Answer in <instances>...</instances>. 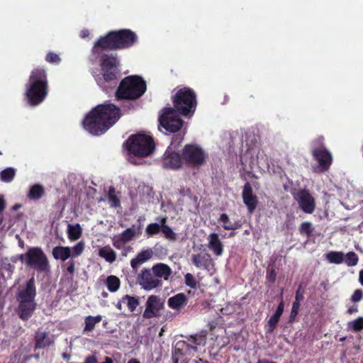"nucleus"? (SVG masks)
I'll list each match as a JSON object with an SVG mask.
<instances>
[{
    "label": "nucleus",
    "instance_id": "nucleus-1",
    "mask_svg": "<svg viewBox=\"0 0 363 363\" xmlns=\"http://www.w3.org/2000/svg\"><path fill=\"white\" fill-rule=\"evenodd\" d=\"M220 147L224 156L250 159L259 157V137L250 130H240L225 134Z\"/></svg>",
    "mask_w": 363,
    "mask_h": 363
},
{
    "label": "nucleus",
    "instance_id": "nucleus-2",
    "mask_svg": "<svg viewBox=\"0 0 363 363\" xmlns=\"http://www.w3.org/2000/svg\"><path fill=\"white\" fill-rule=\"evenodd\" d=\"M120 110L113 104H101L92 109L83 121L84 128L91 135H100L120 118Z\"/></svg>",
    "mask_w": 363,
    "mask_h": 363
},
{
    "label": "nucleus",
    "instance_id": "nucleus-3",
    "mask_svg": "<svg viewBox=\"0 0 363 363\" xmlns=\"http://www.w3.org/2000/svg\"><path fill=\"white\" fill-rule=\"evenodd\" d=\"M25 94L30 106L42 103L48 95V79L45 70L37 68L33 69L26 85Z\"/></svg>",
    "mask_w": 363,
    "mask_h": 363
},
{
    "label": "nucleus",
    "instance_id": "nucleus-4",
    "mask_svg": "<svg viewBox=\"0 0 363 363\" xmlns=\"http://www.w3.org/2000/svg\"><path fill=\"white\" fill-rule=\"evenodd\" d=\"M35 296V279L32 277L26 282L25 289L19 291L16 294L18 304L16 312L23 321H26L32 317L36 308Z\"/></svg>",
    "mask_w": 363,
    "mask_h": 363
},
{
    "label": "nucleus",
    "instance_id": "nucleus-5",
    "mask_svg": "<svg viewBox=\"0 0 363 363\" xmlns=\"http://www.w3.org/2000/svg\"><path fill=\"white\" fill-rule=\"evenodd\" d=\"M123 147L130 155L146 157L154 152L155 143L150 135L138 133L131 135L124 143Z\"/></svg>",
    "mask_w": 363,
    "mask_h": 363
},
{
    "label": "nucleus",
    "instance_id": "nucleus-6",
    "mask_svg": "<svg viewBox=\"0 0 363 363\" xmlns=\"http://www.w3.org/2000/svg\"><path fill=\"white\" fill-rule=\"evenodd\" d=\"M147 89L145 80L136 75L125 77L120 83L116 92L117 99H137L142 96Z\"/></svg>",
    "mask_w": 363,
    "mask_h": 363
},
{
    "label": "nucleus",
    "instance_id": "nucleus-7",
    "mask_svg": "<svg viewBox=\"0 0 363 363\" xmlns=\"http://www.w3.org/2000/svg\"><path fill=\"white\" fill-rule=\"evenodd\" d=\"M181 140L179 138L173 140L165 152L164 159H204L208 155L199 145H187L182 150L181 155Z\"/></svg>",
    "mask_w": 363,
    "mask_h": 363
},
{
    "label": "nucleus",
    "instance_id": "nucleus-8",
    "mask_svg": "<svg viewBox=\"0 0 363 363\" xmlns=\"http://www.w3.org/2000/svg\"><path fill=\"white\" fill-rule=\"evenodd\" d=\"M18 259L38 273H44L50 271L48 259L40 247H30L25 254L20 255Z\"/></svg>",
    "mask_w": 363,
    "mask_h": 363
},
{
    "label": "nucleus",
    "instance_id": "nucleus-9",
    "mask_svg": "<svg viewBox=\"0 0 363 363\" xmlns=\"http://www.w3.org/2000/svg\"><path fill=\"white\" fill-rule=\"evenodd\" d=\"M174 105L182 115L187 116L194 113L196 106L195 93L189 88L184 87L179 89L174 96Z\"/></svg>",
    "mask_w": 363,
    "mask_h": 363
},
{
    "label": "nucleus",
    "instance_id": "nucleus-10",
    "mask_svg": "<svg viewBox=\"0 0 363 363\" xmlns=\"http://www.w3.org/2000/svg\"><path fill=\"white\" fill-rule=\"evenodd\" d=\"M119 61L113 55H104L101 57V75L105 82H115L120 74Z\"/></svg>",
    "mask_w": 363,
    "mask_h": 363
},
{
    "label": "nucleus",
    "instance_id": "nucleus-11",
    "mask_svg": "<svg viewBox=\"0 0 363 363\" xmlns=\"http://www.w3.org/2000/svg\"><path fill=\"white\" fill-rule=\"evenodd\" d=\"M159 121L166 130L175 133L182 126V121L179 118L176 111L171 107L165 108L159 118Z\"/></svg>",
    "mask_w": 363,
    "mask_h": 363
},
{
    "label": "nucleus",
    "instance_id": "nucleus-12",
    "mask_svg": "<svg viewBox=\"0 0 363 363\" xmlns=\"http://www.w3.org/2000/svg\"><path fill=\"white\" fill-rule=\"evenodd\" d=\"M164 299L157 295H150L145 303V309L143 313L145 319L159 318L164 308Z\"/></svg>",
    "mask_w": 363,
    "mask_h": 363
},
{
    "label": "nucleus",
    "instance_id": "nucleus-13",
    "mask_svg": "<svg viewBox=\"0 0 363 363\" xmlns=\"http://www.w3.org/2000/svg\"><path fill=\"white\" fill-rule=\"evenodd\" d=\"M137 281L146 291L162 286V280L155 277L151 269H143L137 277Z\"/></svg>",
    "mask_w": 363,
    "mask_h": 363
},
{
    "label": "nucleus",
    "instance_id": "nucleus-14",
    "mask_svg": "<svg viewBox=\"0 0 363 363\" xmlns=\"http://www.w3.org/2000/svg\"><path fill=\"white\" fill-rule=\"evenodd\" d=\"M300 209L308 214H311L315 208V202L313 196L308 189H303L298 191L296 196Z\"/></svg>",
    "mask_w": 363,
    "mask_h": 363
},
{
    "label": "nucleus",
    "instance_id": "nucleus-15",
    "mask_svg": "<svg viewBox=\"0 0 363 363\" xmlns=\"http://www.w3.org/2000/svg\"><path fill=\"white\" fill-rule=\"evenodd\" d=\"M117 49H124L133 46L137 36L135 33L128 29L113 31Z\"/></svg>",
    "mask_w": 363,
    "mask_h": 363
},
{
    "label": "nucleus",
    "instance_id": "nucleus-16",
    "mask_svg": "<svg viewBox=\"0 0 363 363\" xmlns=\"http://www.w3.org/2000/svg\"><path fill=\"white\" fill-rule=\"evenodd\" d=\"M106 49H117L113 31L101 37L95 43L92 51L94 55H100L101 51Z\"/></svg>",
    "mask_w": 363,
    "mask_h": 363
},
{
    "label": "nucleus",
    "instance_id": "nucleus-17",
    "mask_svg": "<svg viewBox=\"0 0 363 363\" xmlns=\"http://www.w3.org/2000/svg\"><path fill=\"white\" fill-rule=\"evenodd\" d=\"M242 199L249 212L250 213H253L257 206V198L253 194L252 188L248 182L244 185L242 190Z\"/></svg>",
    "mask_w": 363,
    "mask_h": 363
},
{
    "label": "nucleus",
    "instance_id": "nucleus-18",
    "mask_svg": "<svg viewBox=\"0 0 363 363\" xmlns=\"http://www.w3.org/2000/svg\"><path fill=\"white\" fill-rule=\"evenodd\" d=\"M35 347L43 349L54 343V337L49 332L38 330L35 335Z\"/></svg>",
    "mask_w": 363,
    "mask_h": 363
},
{
    "label": "nucleus",
    "instance_id": "nucleus-19",
    "mask_svg": "<svg viewBox=\"0 0 363 363\" xmlns=\"http://www.w3.org/2000/svg\"><path fill=\"white\" fill-rule=\"evenodd\" d=\"M152 271L155 277L160 279L163 278L167 280L169 277L172 274V270L170 267L164 263H157L152 266Z\"/></svg>",
    "mask_w": 363,
    "mask_h": 363
},
{
    "label": "nucleus",
    "instance_id": "nucleus-20",
    "mask_svg": "<svg viewBox=\"0 0 363 363\" xmlns=\"http://www.w3.org/2000/svg\"><path fill=\"white\" fill-rule=\"evenodd\" d=\"M192 263L198 268H204L208 269L211 264L212 259L211 255L208 253L206 254H196L191 257Z\"/></svg>",
    "mask_w": 363,
    "mask_h": 363
},
{
    "label": "nucleus",
    "instance_id": "nucleus-21",
    "mask_svg": "<svg viewBox=\"0 0 363 363\" xmlns=\"http://www.w3.org/2000/svg\"><path fill=\"white\" fill-rule=\"evenodd\" d=\"M208 247L216 256H220L223 252V245L216 233H211L208 236Z\"/></svg>",
    "mask_w": 363,
    "mask_h": 363
},
{
    "label": "nucleus",
    "instance_id": "nucleus-22",
    "mask_svg": "<svg viewBox=\"0 0 363 363\" xmlns=\"http://www.w3.org/2000/svg\"><path fill=\"white\" fill-rule=\"evenodd\" d=\"M152 257V251L150 249L141 251L130 261L131 267L136 269L141 264L149 260Z\"/></svg>",
    "mask_w": 363,
    "mask_h": 363
},
{
    "label": "nucleus",
    "instance_id": "nucleus-23",
    "mask_svg": "<svg viewBox=\"0 0 363 363\" xmlns=\"http://www.w3.org/2000/svg\"><path fill=\"white\" fill-rule=\"evenodd\" d=\"M188 300L183 293H179L168 299V306L172 309L179 310L187 304Z\"/></svg>",
    "mask_w": 363,
    "mask_h": 363
},
{
    "label": "nucleus",
    "instance_id": "nucleus-24",
    "mask_svg": "<svg viewBox=\"0 0 363 363\" xmlns=\"http://www.w3.org/2000/svg\"><path fill=\"white\" fill-rule=\"evenodd\" d=\"M52 254L55 259L65 261L71 257L72 251L69 247L57 246L52 249Z\"/></svg>",
    "mask_w": 363,
    "mask_h": 363
},
{
    "label": "nucleus",
    "instance_id": "nucleus-25",
    "mask_svg": "<svg viewBox=\"0 0 363 363\" xmlns=\"http://www.w3.org/2000/svg\"><path fill=\"white\" fill-rule=\"evenodd\" d=\"M45 194V188L43 185L35 184L30 186L27 197L30 200L37 201L41 199Z\"/></svg>",
    "mask_w": 363,
    "mask_h": 363
},
{
    "label": "nucleus",
    "instance_id": "nucleus-26",
    "mask_svg": "<svg viewBox=\"0 0 363 363\" xmlns=\"http://www.w3.org/2000/svg\"><path fill=\"white\" fill-rule=\"evenodd\" d=\"M157 220H160V223H162L161 232L164 234V237L172 241H174L177 240V235L173 231V230L167 225V217H161L157 218Z\"/></svg>",
    "mask_w": 363,
    "mask_h": 363
},
{
    "label": "nucleus",
    "instance_id": "nucleus-27",
    "mask_svg": "<svg viewBox=\"0 0 363 363\" xmlns=\"http://www.w3.org/2000/svg\"><path fill=\"white\" fill-rule=\"evenodd\" d=\"M102 320V316L98 315L96 316L88 315L84 319V333L94 330L96 324L99 323Z\"/></svg>",
    "mask_w": 363,
    "mask_h": 363
},
{
    "label": "nucleus",
    "instance_id": "nucleus-28",
    "mask_svg": "<svg viewBox=\"0 0 363 363\" xmlns=\"http://www.w3.org/2000/svg\"><path fill=\"white\" fill-rule=\"evenodd\" d=\"M99 255L109 263H113L116 259V253L109 245L101 247L99 250Z\"/></svg>",
    "mask_w": 363,
    "mask_h": 363
},
{
    "label": "nucleus",
    "instance_id": "nucleus-29",
    "mask_svg": "<svg viewBox=\"0 0 363 363\" xmlns=\"http://www.w3.org/2000/svg\"><path fill=\"white\" fill-rule=\"evenodd\" d=\"M344 253L341 251H330L325 254V259L332 264H340L344 262Z\"/></svg>",
    "mask_w": 363,
    "mask_h": 363
},
{
    "label": "nucleus",
    "instance_id": "nucleus-30",
    "mask_svg": "<svg viewBox=\"0 0 363 363\" xmlns=\"http://www.w3.org/2000/svg\"><path fill=\"white\" fill-rule=\"evenodd\" d=\"M82 229L79 223L69 224L67 226V235L70 240H77L82 236Z\"/></svg>",
    "mask_w": 363,
    "mask_h": 363
},
{
    "label": "nucleus",
    "instance_id": "nucleus-31",
    "mask_svg": "<svg viewBox=\"0 0 363 363\" xmlns=\"http://www.w3.org/2000/svg\"><path fill=\"white\" fill-rule=\"evenodd\" d=\"M106 286L110 292H116L121 286L119 278L114 275L108 276L106 279Z\"/></svg>",
    "mask_w": 363,
    "mask_h": 363
},
{
    "label": "nucleus",
    "instance_id": "nucleus-32",
    "mask_svg": "<svg viewBox=\"0 0 363 363\" xmlns=\"http://www.w3.org/2000/svg\"><path fill=\"white\" fill-rule=\"evenodd\" d=\"M219 221L223 223V228L225 230H236L240 227V224L238 223H232L226 213H222L220 215Z\"/></svg>",
    "mask_w": 363,
    "mask_h": 363
},
{
    "label": "nucleus",
    "instance_id": "nucleus-33",
    "mask_svg": "<svg viewBox=\"0 0 363 363\" xmlns=\"http://www.w3.org/2000/svg\"><path fill=\"white\" fill-rule=\"evenodd\" d=\"M107 197L111 207L118 208L121 206V201L116 194V189L113 186H111L109 187Z\"/></svg>",
    "mask_w": 363,
    "mask_h": 363
},
{
    "label": "nucleus",
    "instance_id": "nucleus-34",
    "mask_svg": "<svg viewBox=\"0 0 363 363\" xmlns=\"http://www.w3.org/2000/svg\"><path fill=\"white\" fill-rule=\"evenodd\" d=\"M332 160H318L317 164L313 165V172L315 173H323L327 171L330 165Z\"/></svg>",
    "mask_w": 363,
    "mask_h": 363
},
{
    "label": "nucleus",
    "instance_id": "nucleus-35",
    "mask_svg": "<svg viewBox=\"0 0 363 363\" xmlns=\"http://www.w3.org/2000/svg\"><path fill=\"white\" fill-rule=\"evenodd\" d=\"M135 235L136 229L135 228V225H132V227L128 228L122 232L118 236L121 238L122 242L126 243L131 241Z\"/></svg>",
    "mask_w": 363,
    "mask_h": 363
},
{
    "label": "nucleus",
    "instance_id": "nucleus-36",
    "mask_svg": "<svg viewBox=\"0 0 363 363\" xmlns=\"http://www.w3.org/2000/svg\"><path fill=\"white\" fill-rule=\"evenodd\" d=\"M123 301H127V306L131 313L135 311L140 303L138 298L135 296H131L128 294L123 296Z\"/></svg>",
    "mask_w": 363,
    "mask_h": 363
},
{
    "label": "nucleus",
    "instance_id": "nucleus-37",
    "mask_svg": "<svg viewBox=\"0 0 363 363\" xmlns=\"http://www.w3.org/2000/svg\"><path fill=\"white\" fill-rule=\"evenodd\" d=\"M162 223H152L147 225L145 233L147 238L153 237L161 232Z\"/></svg>",
    "mask_w": 363,
    "mask_h": 363
},
{
    "label": "nucleus",
    "instance_id": "nucleus-38",
    "mask_svg": "<svg viewBox=\"0 0 363 363\" xmlns=\"http://www.w3.org/2000/svg\"><path fill=\"white\" fill-rule=\"evenodd\" d=\"M313 155L316 159H332L333 157L331 153L324 147L314 150Z\"/></svg>",
    "mask_w": 363,
    "mask_h": 363
},
{
    "label": "nucleus",
    "instance_id": "nucleus-39",
    "mask_svg": "<svg viewBox=\"0 0 363 363\" xmlns=\"http://www.w3.org/2000/svg\"><path fill=\"white\" fill-rule=\"evenodd\" d=\"M345 263L348 267L356 266L359 262L358 255L354 252H349L344 256Z\"/></svg>",
    "mask_w": 363,
    "mask_h": 363
},
{
    "label": "nucleus",
    "instance_id": "nucleus-40",
    "mask_svg": "<svg viewBox=\"0 0 363 363\" xmlns=\"http://www.w3.org/2000/svg\"><path fill=\"white\" fill-rule=\"evenodd\" d=\"M15 176V169L8 167L0 172V179L5 182H11Z\"/></svg>",
    "mask_w": 363,
    "mask_h": 363
},
{
    "label": "nucleus",
    "instance_id": "nucleus-41",
    "mask_svg": "<svg viewBox=\"0 0 363 363\" xmlns=\"http://www.w3.org/2000/svg\"><path fill=\"white\" fill-rule=\"evenodd\" d=\"M183 160H165L162 163V167L164 169L177 170L182 167L183 164Z\"/></svg>",
    "mask_w": 363,
    "mask_h": 363
},
{
    "label": "nucleus",
    "instance_id": "nucleus-42",
    "mask_svg": "<svg viewBox=\"0 0 363 363\" xmlns=\"http://www.w3.org/2000/svg\"><path fill=\"white\" fill-rule=\"evenodd\" d=\"M280 318L274 315V314L269 318L267 321V324L266 325V330L267 333H272L276 329Z\"/></svg>",
    "mask_w": 363,
    "mask_h": 363
},
{
    "label": "nucleus",
    "instance_id": "nucleus-43",
    "mask_svg": "<svg viewBox=\"0 0 363 363\" xmlns=\"http://www.w3.org/2000/svg\"><path fill=\"white\" fill-rule=\"evenodd\" d=\"M313 230L312 224L310 222H303L299 227L300 233L308 237L311 236Z\"/></svg>",
    "mask_w": 363,
    "mask_h": 363
},
{
    "label": "nucleus",
    "instance_id": "nucleus-44",
    "mask_svg": "<svg viewBox=\"0 0 363 363\" xmlns=\"http://www.w3.org/2000/svg\"><path fill=\"white\" fill-rule=\"evenodd\" d=\"M348 327L354 332L361 331L363 330V317H359L354 320L350 322Z\"/></svg>",
    "mask_w": 363,
    "mask_h": 363
},
{
    "label": "nucleus",
    "instance_id": "nucleus-45",
    "mask_svg": "<svg viewBox=\"0 0 363 363\" xmlns=\"http://www.w3.org/2000/svg\"><path fill=\"white\" fill-rule=\"evenodd\" d=\"M301 304L298 301H294L292 304V308L291 311V313L289 318V322L293 323L295 321L297 315L298 314V311L300 309Z\"/></svg>",
    "mask_w": 363,
    "mask_h": 363
},
{
    "label": "nucleus",
    "instance_id": "nucleus-46",
    "mask_svg": "<svg viewBox=\"0 0 363 363\" xmlns=\"http://www.w3.org/2000/svg\"><path fill=\"white\" fill-rule=\"evenodd\" d=\"M84 249V243L81 241L76 244L72 248V255L71 256L75 257L80 255Z\"/></svg>",
    "mask_w": 363,
    "mask_h": 363
},
{
    "label": "nucleus",
    "instance_id": "nucleus-47",
    "mask_svg": "<svg viewBox=\"0 0 363 363\" xmlns=\"http://www.w3.org/2000/svg\"><path fill=\"white\" fill-rule=\"evenodd\" d=\"M184 280H185V284L188 286H189L192 289L196 288V281L194 277L191 274L187 273L186 274H185Z\"/></svg>",
    "mask_w": 363,
    "mask_h": 363
},
{
    "label": "nucleus",
    "instance_id": "nucleus-48",
    "mask_svg": "<svg viewBox=\"0 0 363 363\" xmlns=\"http://www.w3.org/2000/svg\"><path fill=\"white\" fill-rule=\"evenodd\" d=\"M45 60L48 62L52 64H59L61 60L57 54L51 52L48 53Z\"/></svg>",
    "mask_w": 363,
    "mask_h": 363
},
{
    "label": "nucleus",
    "instance_id": "nucleus-49",
    "mask_svg": "<svg viewBox=\"0 0 363 363\" xmlns=\"http://www.w3.org/2000/svg\"><path fill=\"white\" fill-rule=\"evenodd\" d=\"M363 291L362 289H356L351 296V301L354 303L359 302L362 300Z\"/></svg>",
    "mask_w": 363,
    "mask_h": 363
},
{
    "label": "nucleus",
    "instance_id": "nucleus-50",
    "mask_svg": "<svg viewBox=\"0 0 363 363\" xmlns=\"http://www.w3.org/2000/svg\"><path fill=\"white\" fill-rule=\"evenodd\" d=\"M284 310V302L283 297L281 296V301H280L274 315H276L277 317H278L279 318H280L281 315L283 314Z\"/></svg>",
    "mask_w": 363,
    "mask_h": 363
},
{
    "label": "nucleus",
    "instance_id": "nucleus-51",
    "mask_svg": "<svg viewBox=\"0 0 363 363\" xmlns=\"http://www.w3.org/2000/svg\"><path fill=\"white\" fill-rule=\"evenodd\" d=\"M266 277L269 282L274 283L277 277V273L275 269L274 268L268 269Z\"/></svg>",
    "mask_w": 363,
    "mask_h": 363
},
{
    "label": "nucleus",
    "instance_id": "nucleus-52",
    "mask_svg": "<svg viewBox=\"0 0 363 363\" xmlns=\"http://www.w3.org/2000/svg\"><path fill=\"white\" fill-rule=\"evenodd\" d=\"M188 167L199 168L203 165L206 160H184Z\"/></svg>",
    "mask_w": 363,
    "mask_h": 363
},
{
    "label": "nucleus",
    "instance_id": "nucleus-53",
    "mask_svg": "<svg viewBox=\"0 0 363 363\" xmlns=\"http://www.w3.org/2000/svg\"><path fill=\"white\" fill-rule=\"evenodd\" d=\"M303 299V291L301 290V286L296 291L295 301L300 303Z\"/></svg>",
    "mask_w": 363,
    "mask_h": 363
},
{
    "label": "nucleus",
    "instance_id": "nucleus-54",
    "mask_svg": "<svg viewBox=\"0 0 363 363\" xmlns=\"http://www.w3.org/2000/svg\"><path fill=\"white\" fill-rule=\"evenodd\" d=\"M67 271L69 272V274H73L74 272V269H75L74 262L73 260H70L67 262Z\"/></svg>",
    "mask_w": 363,
    "mask_h": 363
},
{
    "label": "nucleus",
    "instance_id": "nucleus-55",
    "mask_svg": "<svg viewBox=\"0 0 363 363\" xmlns=\"http://www.w3.org/2000/svg\"><path fill=\"white\" fill-rule=\"evenodd\" d=\"M125 242H122L121 238L118 236V238L116 240H113V245L117 249H121L122 245Z\"/></svg>",
    "mask_w": 363,
    "mask_h": 363
},
{
    "label": "nucleus",
    "instance_id": "nucleus-56",
    "mask_svg": "<svg viewBox=\"0 0 363 363\" xmlns=\"http://www.w3.org/2000/svg\"><path fill=\"white\" fill-rule=\"evenodd\" d=\"M84 363H98V361L94 355H91L85 358Z\"/></svg>",
    "mask_w": 363,
    "mask_h": 363
},
{
    "label": "nucleus",
    "instance_id": "nucleus-57",
    "mask_svg": "<svg viewBox=\"0 0 363 363\" xmlns=\"http://www.w3.org/2000/svg\"><path fill=\"white\" fill-rule=\"evenodd\" d=\"M6 208V201L2 195H0V213L4 211Z\"/></svg>",
    "mask_w": 363,
    "mask_h": 363
},
{
    "label": "nucleus",
    "instance_id": "nucleus-58",
    "mask_svg": "<svg viewBox=\"0 0 363 363\" xmlns=\"http://www.w3.org/2000/svg\"><path fill=\"white\" fill-rule=\"evenodd\" d=\"M358 311V306L357 305L352 306L348 308L347 313L348 314H353L354 313H357Z\"/></svg>",
    "mask_w": 363,
    "mask_h": 363
},
{
    "label": "nucleus",
    "instance_id": "nucleus-59",
    "mask_svg": "<svg viewBox=\"0 0 363 363\" xmlns=\"http://www.w3.org/2000/svg\"><path fill=\"white\" fill-rule=\"evenodd\" d=\"M89 32L88 30L84 29L80 33V36L82 38H86L89 36Z\"/></svg>",
    "mask_w": 363,
    "mask_h": 363
},
{
    "label": "nucleus",
    "instance_id": "nucleus-60",
    "mask_svg": "<svg viewBox=\"0 0 363 363\" xmlns=\"http://www.w3.org/2000/svg\"><path fill=\"white\" fill-rule=\"evenodd\" d=\"M125 301H123V298L118 301V302L117 303V304L116 305V307L117 308V309L120 311H123V306H122V303H124Z\"/></svg>",
    "mask_w": 363,
    "mask_h": 363
},
{
    "label": "nucleus",
    "instance_id": "nucleus-61",
    "mask_svg": "<svg viewBox=\"0 0 363 363\" xmlns=\"http://www.w3.org/2000/svg\"><path fill=\"white\" fill-rule=\"evenodd\" d=\"M359 281L362 286H363V269L359 271Z\"/></svg>",
    "mask_w": 363,
    "mask_h": 363
},
{
    "label": "nucleus",
    "instance_id": "nucleus-62",
    "mask_svg": "<svg viewBox=\"0 0 363 363\" xmlns=\"http://www.w3.org/2000/svg\"><path fill=\"white\" fill-rule=\"evenodd\" d=\"M257 363H277V362H274V361H271V360H269V359H259Z\"/></svg>",
    "mask_w": 363,
    "mask_h": 363
},
{
    "label": "nucleus",
    "instance_id": "nucleus-63",
    "mask_svg": "<svg viewBox=\"0 0 363 363\" xmlns=\"http://www.w3.org/2000/svg\"><path fill=\"white\" fill-rule=\"evenodd\" d=\"M128 363H140V362L138 359L132 358L128 360Z\"/></svg>",
    "mask_w": 363,
    "mask_h": 363
},
{
    "label": "nucleus",
    "instance_id": "nucleus-64",
    "mask_svg": "<svg viewBox=\"0 0 363 363\" xmlns=\"http://www.w3.org/2000/svg\"><path fill=\"white\" fill-rule=\"evenodd\" d=\"M131 163L135 164V165H138V164H143V162H142V160H131Z\"/></svg>",
    "mask_w": 363,
    "mask_h": 363
}]
</instances>
